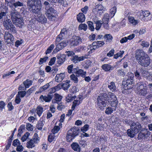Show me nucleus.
<instances>
[{"instance_id": "9b49d317", "label": "nucleus", "mask_w": 152, "mask_h": 152, "mask_svg": "<svg viewBox=\"0 0 152 152\" xmlns=\"http://www.w3.org/2000/svg\"><path fill=\"white\" fill-rule=\"evenodd\" d=\"M108 96H109L110 99L111 98L110 102L111 103L110 105L111 107H113V108H115L117 106L118 101L117 98L114 94L112 92H109L108 93Z\"/></svg>"}, {"instance_id": "5fc2aeb1", "label": "nucleus", "mask_w": 152, "mask_h": 152, "mask_svg": "<svg viewBox=\"0 0 152 152\" xmlns=\"http://www.w3.org/2000/svg\"><path fill=\"white\" fill-rule=\"evenodd\" d=\"M89 127V125L86 124L81 128V130L83 132H86L88 130Z\"/></svg>"}, {"instance_id": "412c9836", "label": "nucleus", "mask_w": 152, "mask_h": 152, "mask_svg": "<svg viewBox=\"0 0 152 152\" xmlns=\"http://www.w3.org/2000/svg\"><path fill=\"white\" fill-rule=\"evenodd\" d=\"M66 55L64 54H58L56 56L58 60L57 62L58 64H61L65 61Z\"/></svg>"}, {"instance_id": "1a4fd4ad", "label": "nucleus", "mask_w": 152, "mask_h": 152, "mask_svg": "<svg viewBox=\"0 0 152 152\" xmlns=\"http://www.w3.org/2000/svg\"><path fill=\"white\" fill-rule=\"evenodd\" d=\"M132 122H131L132 125H130V128L137 134L143 129L142 126L140 123L137 121Z\"/></svg>"}, {"instance_id": "09e8293b", "label": "nucleus", "mask_w": 152, "mask_h": 152, "mask_svg": "<svg viewBox=\"0 0 152 152\" xmlns=\"http://www.w3.org/2000/svg\"><path fill=\"white\" fill-rule=\"evenodd\" d=\"M55 101L57 102H60L62 98V96L59 94H55Z\"/></svg>"}, {"instance_id": "4d7b16f0", "label": "nucleus", "mask_w": 152, "mask_h": 152, "mask_svg": "<svg viewBox=\"0 0 152 152\" xmlns=\"http://www.w3.org/2000/svg\"><path fill=\"white\" fill-rule=\"evenodd\" d=\"M90 46H88L87 48L88 49H90V51H89V52L90 53H92L95 50L97 49L98 48L97 46H93L92 47V48H90Z\"/></svg>"}, {"instance_id": "4468645a", "label": "nucleus", "mask_w": 152, "mask_h": 152, "mask_svg": "<svg viewBox=\"0 0 152 152\" xmlns=\"http://www.w3.org/2000/svg\"><path fill=\"white\" fill-rule=\"evenodd\" d=\"M71 45L75 46L77 45L82 42V39L78 36H74L70 40Z\"/></svg>"}, {"instance_id": "49530a36", "label": "nucleus", "mask_w": 152, "mask_h": 152, "mask_svg": "<svg viewBox=\"0 0 152 152\" xmlns=\"http://www.w3.org/2000/svg\"><path fill=\"white\" fill-rule=\"evenodd\" d=\"M60 129V127L59 126H56L52 129L51 132L54 134L57 133Z\"/></svg>"}, {"instance_id": "680f3d73", "label": "nucleus", "mask_w": 152, "mask_h": 152, "mask_svg": "<svg viewBox=\"0 0 152 152\" xmlns=\"http://www.w3.org/2000/svg\"><path fill=\"white\" fill-rule=\"evenodd\" d=\"M48 58V56H45L43 58H41L39 61V64H40L44 62H45Z\"/></svg>"}, {"instance_id": "0e129e2a", "label": "nucleus", "mask_w": 152, "mask_h": 152, "mask_svg": "<svg viewBox=\"0 0 152 152\" xmlns=\"http://www.w3.org/2000/svg\"><path fill=\"white\" fill-rule=\"evenodd\" d=\"M127 76L128 77L127 79L134 81V76L133 74L130 73H128L127 74Z\"/></svg>"}, {"instance_id": "8fccbe9b", "label": "nucleus", "mask_w": 152, "mask_h": 152, "mask_svg": "<svg viewBox=\"0 0 152 152\" xmlns=\"http://www.w3.org/2000/svg\"><path fill=\"white\" fill-rule=\"evenodd\" d=\"M30 135L29 133L27 132L24 135L21 137V140L23 142L25 141L28 138L29 136Z\"/></svg>"}, {"instance_id": "f257e3e1", "label": "nucleus", "mask_w": 152, "mask_h": 152, "mask_svg": "<svg viewBox=\"0 0 152 152\" xmlns=\"http://www.w3.org/2000/svg\"><path fill=\"white\" fill-rule=\"evenodd\" d=\"M135 58L141 66L147 67L149 66L151 60L147 54L142 50L138 49L135 52Z\"/></svg>"}, {"instance_id": "7c9ffc66", "label": "nucleus", "mask_w": 152, "mask_h": 152, "mask_svg": "<svg viewBox=\"0 0 152 152\" xmlns=\"http://www.w3.org/2000/svg\"><path fill=\"white\" fill-rule=\"evenodd\" d=\"M86 72V71L81 69H78L76 75L77 76H81L83 77H85Z\"/></svg>"}, {"instance_id": "5701e85b", "label": "nucleus", "mask_w": 152, "mask_h": 152, "mask_svg": "<svg viewBox=\"0 0 152 152\" xmlns=\"http://www.w3.org/2000/svg\"><path fill=\"white\" fill-rule=\"evenodd\" d=\"M115 66H111L109 64H105L103 65L102 66V68L103 70L106 72L110 71V70H113Z\"/></svg>"}, {"instance_id": "052dcab7", "label": "nucleus", "mask_w": 152, "mask_h": 152, "mask_svg": "<svg viewBox=\"0 0 152 152\" xmlns=\"http://www.w3.org/2000/svg\"><path fill=\"white\" fill-rule=\"evenodd\" d=\"M20 143L18 139L14 140L12 142V145L15 147L18 146V145H20Z\"/></svg>"}, {"instance_id": "2f4dec72", "label": "nucleus", "mask_w": 152, "mask_h": 152, "mask_svg": "<svg viewBox=\"0 0 152 152\" xmlns=\"http://www.w3.org/2000/svg\"><path fill=\"white\" fill-rule=\"evenodd\" d=\"M32 83L33 81L31 80L28 79H27L23 83L26 88H28L32 85Z\"/></svg>"}, {"instance_id": "de8ad7c7", "label": "nucleus", "mask_w": 152, "mask_h": 152, "mask_svg": "<svg viewBox=\"0 0 152 152\" xmlns=\"http://www.w3.org/2000/svg\"><path fill=\"white\" fill-rule=\"evenodd\" d=\"M77 75H75L74 74H73L70 75L71 79L75 83H77L78 82V79Z\"/></svg>"}, {"instance_id": "f3484780", "label": "nucleus", "mask_w": 152, "mask_h": 152, "mask_svg": "<svg viewBox=\"0 0 152 152\" xmlns=\"http://www.w3.org/2000/svg\"><path fill=\"white\" fill-rule=\"evenodd\" d=\"M53 97V94H49L47 96L41 95L39 97V99L42 102H43L44 101L45 102H48L51 101Z\"/></svg>"}, {"instance_id": "423d86ee", "label": "nucleus", "mask_w": 152, "mask_h": 152, "mask_svg": "<svg viewBox=\"0 0 152 152\" xmlns=\"http://www.w3.org/2000/svg\"><path fill=\"white\" fill-rule=\"evenodd\" d=\"M134 81L127 79L126 81H123L122 82V85H124L123 90H122L123 93L127 94L129 93V91H128L133 88L134 84Z\"/></svg>"}, {"instance_id": "6ab92c4d", "label": "nucleus", "mask_w": 152, "mask_h": 152, "mask_svg": "<svg viewBox=\"0 0 152 152\" xmlns=\"http://www.w3.org/2000/svg\"><path fill=\"white\" fill-rule=\"evenodd\" d=\"M86 57L85 56L79 57L77 55H75L71 58V60L74 63L76 64L84 60Z\"/></svg>"}, {"instance_id": "a211bd4d", "label": "nucleus", "mask_w": 152, "mask_h": 152, "mask_svg": "<svg viewBox=\"0 0 152 152\" xmlns=\"http://www.w3.org/2000/svg\"><path fill=\"white\" fill-rule=\"evenodd\" d=\"M67 34V29L66 28L62 29L60 34L58 36L56 39V41L57 42L60 41V40L63 39Z\"/></svg>"}, {"instance_id": "473e14b6", "label": "nucleus", "mask_w": 152, "mask_h": 152, "mask_svg": "<svg viewBox=\"0 0 152 152\" xmlns=\"http://www.w3.org/2000/svg\"><path fill=\"white\" fill-rule=\"evenodd\" d=\"M43 108L40 106H38L37 108L36 111L39 117H40L43 111Z\"/></svg>"}, {"instance_id": "cd10ccee", "label": "nucleus", "mask_w": 152, "mask_h": 152, "mask_svg": "<svg viewBox=\"0 0 152 152\" xmlns=\"http://www.w3.org/2000/svg\"><path fill=\"white\" fill-rule=\"evenodd\" d=\"M108 88L111 91L114 92L116 91V87L115 83L113 82L109 83L108 84Z\"/></svg>"}, {"instance_id": "3c124183", "label": "nucleus", "mask_w": 152, "mask_h": 152, "mask_svg": "<svg viewBox=\"0 0 152 152\" xmlns=\"http://www.w3.org/2000/svg\"><path fill=\"white\" fill-rule=\"evenodd\" d=\"M54 48V45L53 44H51L50 45V47H49L47 50L45 52V53L46 54L50 53L52 50Z\"/></svg>"}, {"instance_id": "bb28decb", "label": "nucleus", "mask_w": 152, "mask_h": 152, "mask_svg": "<svg viewBox=\"0 0 152 152\" xmlns=\"http://www.w3.org/2000/svg\"><path fill=\"white\" fill-rule=\"evenodd\" d=\"M70 82V81L67 80L64 83H61L62 88L64 90H67L71 85L69 84Z\"/></svg>"}, {"instance_id": "4c0bfd02", "label": "nucleus", "mask_w": 152, "mask_h": 152, "mask_svg": "<svg viewBox=\"0 0 152 152\" xmlns=\"http://www.w3.org/2000/svg\"><path fill=\"white\" fill-rule=\"evenodd\" d=\"M96 24V27L95 29L96 30H99L101 27L102 23L101 20H98L96 21H94Z\"/></svg>"}, {"instance_id": "aec40b11", "label": "nucleus", "mask_w": 152, "mask_h": 152, "mask_svg": "<svg viewBox=\"0 0 152 152\" xmlns=\"http://www.w3.org/2000/svg\"><path fill=\"white\" fill-rule=\"evenodd\" d=\"M3 24L5 29L7 30H9L10 28L13 25L11 20L8 19L4 20Z\"/></svg>"}, {"instance_id": "13d9d810", "label": "nucleus", "mask_w": 152, "mask_h": 152, "mask_svg": "<svg viewBox=\"0 0 152 152\" xmlns=\"http://www.w3.org/2000/svg\"><path fill=\"white\" fill-rule=\"evenodd\" d=\"M7 107L8 108V110L9 111H11L14 108V107L13 106L12 103L11 102H10L8 103L7 105Z\"/></svg>"}, {"instance_id": "20e7f679", "label": "nucleus", "mask_w": 152, "mask_h": 152, "mask_svg": "<svg viewBox=\"0 0 152 152\" xmlns=\"http://www.w3.org/2000/svg\"><path fill=\"white\" fill-rule=\"evenodd\" d=\"M109 96L105 93H102L97 98V105L100 107H105L107 105V99Z\"/></svg>"}, {"instance_id": "e2e57ef3", "label": "nucleus", "mask_w": 152, "mask_h": 152, "mask_svg": "<svg viewBox=\"0 0 152 152\" xmlns=\"http://www.w3.org/2000/svg\"><path fill=\"white\" fill-rule=\"evenodd\" d=\"M9 30L13 33L15 34L16 33L15 27L13 25L10 28Z\"/></svg>"}, {"instance_id": "0eeeda50", "label": "nucleus", "mask_w": 152, "mask_h": 152, "mask_svg": "<svg viewBox=\"0 0 152 152\" xmlns=\"http://www.w3.org/2000/svg\"><path fill=\"white\" fill-rule=\"evenodd\" d=\"M39 141V138L38 134L35 133L33 137L27 143V147L28 148H32L35 146L34 144L38 143Z\"/></svg>"}, {"instance_id": "ea45409f", "label": "nucleus", "mask_w": 152, "mask_h": 152, "mask_svg": "<svg viewBox=\"0 0 152 152\" xmlns=\"http://www.w3.org/2000/svg\"><path fill=\"white\" fill-rule=\"evenodd\" d=\"M110 16L109 14L106 13L104 15V16L102 18V22H108L110 19Z\"/></svg>"}, {"instance_id": "4be33fe9", "label": "nucleus", "mask_w": 152, "mask_h": 152, "mask_svg": "<svg viewBox=\"0 0 152 152\" xmlns=\"http://www.w3.org/2000/svg\"><path fill=\"white\" fill-rule=\"evenodd\" d=\"M13 23L17 26L22 28L24 26V23L22 18H18L16 19L14 21H13Z\"/></svg>"}, {"instance_id": "58836bf2", "label": "nucleus", "mask_w": 152, "mask_h": 152, "mask_svg": "<svg viewBox=\"0 0 152 152\" xmlns=\"http://www.w3.org/2000/svg\"><path fill=\"white\" fill-rule=\"evenodd\" d=\"M140 73L141 74V68H140L136 70L134 72V75L138 79H140L141 78L140 75Z\"/></svg>"}, {"instance_id": "393cba45", "label": "nucleus", "mask_w": 152, "mask_h": 152, "mask_svg": "<svg viewBox=\"0 0 152 152\" xmlns=\"http://www.w3.org/2000/svg\"><path fill=\"white\" fill-rule=\"evenodd\" d=\"M72 148L74 151L80 152V147L79 144L77 142H73L71 145Z\"/></svg>"}, {"instance_id": "c756f323", "label": "nucleus", "mask_w": 152, "mask_h": 152, "mask_svg": "<svg viewBox=\"0 0 152 152\" xmlns=\"http://www.w3.org/2000/svg\"><path fill=\"white\" fill-rule=\"evenodd\" d=\"M45 124V121L42 119H40L38 122V124L37 126V129L38 130H42V127H43L44 124Z\"/></svg>"}, {"instance_id": "f03ea898", "label": "nucleus", "mask_w": 152, "mask_h": 152, "mask_svg": "<svg viewBox=\"0 0 152 152\" xmlns=\"http://www.w3.org/2000/svg\"><path fill=\"white\" fill-rule=\"evenodd\" d=\"M42 5L40 0H27V8L33 14H38L41 10Z\"/></svg>"}, {"instance_id": "6e6552de", "label": "nucleus", "mask_w": 152, "mask_h": 152, "mask_svg": "<svg viewBox=\"0 0 152 152\" xmlns=\"http://www.w3.org/2000/svg\"><path fill=\"white\" fill-rule=\"evenodd\" d=\"M151 133L147 129L143 128L139 133L137 139L139 140L147 139L151 134Z\"/></svg>"}, {"instance_id": "7ed1b4c3", "label": "nucleus", "mask_w": 152, "mask_h": 152, "mask_svg": "<svg viewBox=\"0 0 152 152\" xmlns=\"http://www.w3.org/2000/svg\"><path fill=\"white\" fill-rule=\"evenodd\" d=\"M80 129L78 127L74 126L67 132L66 138L68 142L72 141L77 136L80 132Z\"/></svg>"}, {"instance_id": "c9c22d12", "label": "nucleus", "mask_w": 152, "mask_h": 152, "mask_svg": "<svg viewBox=\"0 0 152 152\" xmlns=\"http://www.w3.org/2000/svg\"><path fill=\"white\" fill-rule=\"evenodd\" d=\"M141 75L145 77H147L150 75V73L147 71L145 70L143 68H141Z\"/></svg>"}, {"instance_id": "2eb2a0df", "label": "nucleus", "mask_w": 152, "mask_h": 152, "mask_svg": "<svg viewBox=\"0 0 152 152\" xmlns=\"http://www.w3.org/2000/svg\"><path fill=\"white\" fill-rule=\"evenodd\" d=\"M67 42L63 41L56 45V48L54 50L53 52L56 53L60 50L66 47L67 45Z\"/></svg>"}, {"instance_id": "e433bc0d", "label": "nucleus", "mask_w": 152, "mask_h": 152, "mask_svg": "<svg viewBox=\"0 0 152 152\" xmlns=\"http://www.w3.org/2000/svg\"><path fill=\"white\" fill-rule=\"evenodd\" d=\"M50 86L49 83H47L44 86L40 87L39 92H42L47 90Z\"/></svg>"}, {"instance_id": "c85d7f7f", "label": "nucleus", "mask_w": 152, "mask_h": 152, "mask_svg": "<svg viewBox=\"0 0 152 152\" xmlns=\"http://www.w3.org/2000/svg\"><path fill=\"white\" fill-rule=\"evenodd\" d=\"M126 133L128 136L131 138L134 137L135 134H137L131 128L127 130Z\"/></svg>"}, {"instance_id": "b1692460", "label": "nucleus", "mask_w": 152, "mask_h": 152, "mask_svg": "<svg viewBox=\"0 0 152 152\" xmlns=\"http://www.w3.org/2000/svg\"><path fill=\"white\" fill-rule=\"evenodd\" d=\"M65 77V74L64 73L58 74L56 75L55 77V80L57 82H61Z\"/></svg>"}, {"instance_id": "a18cd8bd", "label": "nucleus", "mask_w": 152, "mask_h": 152, "mask_svg": "<svg viewBox=\"0 0 152 152\" xmlns=\"http://www.w3.org/2000/svg\"><path fill=\"white\" fill-rule=\"evenodd\" d=\"M87 24L88 25L89 29L92 31H93L94 30V28L93 25V22L91 21H88Z\"/></svg>"}, {"instance_id": "9d476101", "label": "nucleus", "mask_w": 152, "mask_h": 152, "mask_svg": "<svg viewBox=\"0 0 152 152\" xmlns=\"http://www.w3.org/2000/svg\"><path fill=\"white\" fill-rule=\"evenodd\" d=\"M5 4L8 6H13L14 8H17L18 7H21L23 6V3L19 1L14 2V0H4Z\"/></svg>"}, {"instance_id": "ddd939ff", "label": "nucleus", "mask_w": 152, "mask_h": 152, "mask_svg": "<svg viewBox=\"0 0 152 152\" xmlns=\"http://www.w3.org/2000/svg\"><path fill=\"white\" fill-rule=\"evenodd\" d=\"M9 7L11 9V10L10 11V12L11 19L12 21L18 18V16L19 14L15 8L13 7V6H10Z\"/></svg>"}, {"instance_id": "f8f14e48", "label": "nucleus", "mask_w": 152, "mask_h": 152, "mask_svg": "<svg viewBox=\"0 0 152 152\" xmlns=\"http://www.w3.org/2000/svg\"><path fill=\"white\" fill-rule=\"evenodd\" d=\"M5 42L7 43H13L14 38L13 36L8 31L5 32L4 35Z\"/></svg>"}, {"instance_id": "37998d69", "label": "nucleus", "mask_w": 152, "mask_h": 152, "mask_svg": "<svg viewBox=\"0 0 152 152\" xmlns=\"http://www.w3.org/2000/svg\"><path fill=\"white\" fill-rule=\"evenodd\" d=\"M104 38L107 42H111L113 39V37L110 34H107L104 35Z\"/></svg>"}, {"instance_id": "864d4df0", "label": "nucleus", "mask_w": 152, "mask_h": 152, "mask_svg": "<svg viewBox=\"0 0 152 152\" xmlns=\"http://www.w3.org/2000/svg\"><path fill=\"white\" fill-rule=\"evenodd\" d=\"M97 10L99 11H104L105 10V8L101 5H98L96 8Z\"/></svg>"}, {"instance_id": "6e6d98bb", "label": "nucleus", "mask_w": 152, "mask_h": 152, "mask_svg": "<svg viewBox=\"0 0 152 152\" xmlns=\"http://www.w3.org/2000/svg\"><path fill=\"white\" fill-rule=\"evenodd\" d=\"M6 105L5 103L3 101H0V111H2L5 108Z\"/></svg>"}, {"instance_id": "f704fd0d", "label": "nucleus", "mask_w": 152, "mask_h": 152, "mask_svg": "<svg viewBox=\"0 0 152 152\" xmlns=\"http://www.w3.org/2000/svg\"><path fill=\"white\" fill-rule=\"evenodd\" d=\"M116 110L115 108H112L111 107H106L105 111V113L107 115L111 114L113 111Z\"/></svg>"}, {"instance_id": "774afa93", "label": "nucleus", "mask_w": 152, "mask_h": 152, "mask_svg": "<svg viewBox=\"0 0 152 152\" xmlns=\"http://www.w3.org/2000/svg\"><path fill=\"white\" fill-rule=\"evenodd\" d=\"M32 126L29 123L27 124L26 125V129L29 131H32L33 130Z\"/></svg>"}, {"instance_id": "69168bd1", "label": "nucleus", "mask_w": 152, "mask_h": 152, "mask_svg": "<svg viewBox=\"0 0 152 152\" xmlns=\"http://www.w3.org/2000/svg\"><path fill=\"white\" fill-rule=\"evenodd\" d=\"M56 59V58L55 57H53L51 58L49 63V65L50 66L54 64Z\"/></svg>"}, {"instance_id": "79ce46f5", "label": "nucleus", "mask_w": 152, "mask_h": 152, "mask_svg": "<svg viewBox=\"0 0 152 152\" xmlns=\"http://www.w3.org/2000/svg\"><path fill=\"white\" fill-rule=\"evenodd\" d=\"M87 28V25L85 23L80 24L78 27V28L79 30H83L84 31H86Z\"/></svg>"}, {"instance_id": "603ef678", "label": "nucleus", "mask_w": 152, "mask_h": 152, "mask_svg": "<svg viewBox=\"0 0 152 152\" xmlns=\"http://www.w3.org/2000/svg\"><path fill=\"white\" fill-rule=\"evenodd\" d=\"M26 92L25 91H20L18 92V94H17L19 97L21 98H23L26 94Z\"/></svg>"}, {"instance_id": "c03bdc74", "label": "nucleus", "mask_w": 152, "mask_h": 152, "mask_svg": "<svg viewBox=\"0 0 152 152\" xmlns=\"http://www.w3.org/2000/svg\"><path fill=\"white\" fill-rule=\"evenodd\" d=\"M39 21L42 23H45L47 21V19L44 15H41L39 16Z\"/></svg>"}, {"instance_id": "bf43d9fd", "label": "nucleus", "mask_w": 152, "mask_h": 152, "mask_svg": "<svg viewBox=\"0 0 152 152\" xmlns=\"http://www.w3.org/2000/svg\"><path fill=\"white\" fill-rule=\"evenodd\" d=\"M15 72L14 71H12L11 72H7L6 74H4L3 75L2 77L4 79L7 77L9 76L11 74H14Z\"/></svg>"}, {"instance_id": "a19ab883", "label": "nucleus", "mask_w": 152, "mask_h": 152, "mask_svg": "<svg viewBox=\"0 0 152 152\" xmlns=\"http://www.w3.org/2000/svg\"><path fill=\"white\" fill-rule=\"evenodd\" d=\"M116 7L115 6L110 9V12L111 18L113 17L115 15L116 12Z\"/></svg>"}, {"instance_id": "dca6fc26", "label": "nucleus", "mask_w": 152, "mask_h": 152, "mask_svg": "<svg viewBox=\"0 0 152 152\" xmlns=\"http://www.w3.org/2000/svg\"><path fill=\"white\" fill-rule=\"evenodd\" d=\"M140 86L139 87V90L138 93L140 95L145 96L148 93V90L144 87L143 84L141 83L139 84Z\"/></svg>"}, {"instance_id": "338daca9", "label": "nucleus", "mask_w": 152, "mask_h": 152, "mask_svg": "<svg viewBox=\"0 0 152 152\" xmlns=\"http://www.w3.org/2000/svg\"><path fill=\"white\" fill-rule=\"evenodd\" d=\"M73 65L72 64L68 66L67 69L68 70V72L69 73H72V71L73 70Z\"/></svg>"}, {"instance_id": "a878e982", "label": "nucleus", "mask_w": 152, "mask_h": 152, "mask_svg": "<svg viewBox=\"0 0 152 152\" xmlns=\"http://www.w3.org/2000/svg\"><path fill=\"white\" fill-rule=\"evenodd\" d=\"M77 18L79 22H83L85 19L84 15L83 13H79L77 15Z\"/></svg>"}, {"instance_id": "72a5a7b5", "label": "nucleus", "mask_w": 152, "mask_h": 152, "mask_svg": "<svg viewBox=\"0 0 152 152\" xmlns=\"http://www.w3.org/2000/svg\"><path fill=\"white\" fill-rule=\"evenodd\" d=\"M128 19L129 22L132 25H135L138 23V20H135L133 17H129Z\"/></svg>"}, {"instance_id": "39448f33", "label": "nucleus", "mask_w": 152, "mask_h": 152, "mask_svg": "<svg viewBox=\"0 0 152 152\" xmlns=\"http://www.w3.org/2000/svg\"><path fill=\"white\" fill-rule=\"evenodd\" d=\"M56 11L52 7L48 9L45 12V14L48 19L51 21L57 20V16L56 14Z\"/></svg>"}]
</instances>
